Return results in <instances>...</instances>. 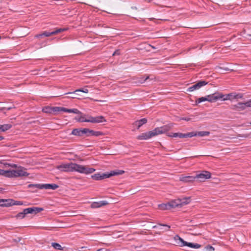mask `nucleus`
Instances as JSON below:
<instances>
[{
	"label": "nucleus",
	"instance_id": "1",
	"mask_svg": "<svg viewBox=\"0 0 251 251\" xmlns=\"http://www.w3.org/2000/svg\"><path fill=\"white\" fill-rule=\"evenodd\" d=\"M75 120L78 122H90L94 124L106 121L104 117L102 116L97 117L88 116V115L83 114L81 112L80 113H79L75 117Z\"/></svg>",
	"mask_w": 251,
	"mask_h": 251
},
{
	"label": "nucleus",
	"instance_id": "2",
	"mask_svg": "<svg viewBox=\"0 0 251 251\" xmlns=\"http://www.w3.org/2000/svg\"><path fill=\"white\" fill-rule=\"evenodd\" d=\"M167 128H164V126L157 127L152 131L143 133L137 136L138 140H148L152 137L156 136L160 134L164 133L170 129L169 126H166Z\"/></svg>",
	"mask_w": 251,
	"mask_h": 251
},
{
	"label": "nucleus",
	"instance_id": "3",
	"mask_svg": "<svg viewBox=\"0 0 251 251\" xmlns=\"http://www.w3.org/2000/svg\"><path fill=\"white\" fill-rule=\"evenodd\" d=\"M230 96L233 97V98L234 99H239L242 98V96H241L240 94L233 95L232 94H228L225 97V95L218 92H216L212 94L207 95L205 97L207 99V101L210 102H213L217 101L219 99H222L224 100H227L230 99Z\"/></svg>",
	"mask_w": 251,
	"mask_h": 251
},
{
	"label": "nucleus",
	"instance_id": "4",
	"mask_svg": "<svg viewBox=\"0 0 251 251\" xmlns=\"http://www.w3.org/2000/svg\"><path fill=\"white\" fill-rule=\"evenodd\" d=\"M125 171L123 170H116L111 171L110 173H98L91 176V178L94 180H100L106 178H109L114 176H118L123 174Z\"/></svg>",
	"mask_w": 251,
	"mask_h": 251
},
{
	"label": "nucleus",
	"instance_id": "5",
	"mask_svg": "<svg viewBox=\"0 0 251 251\" xmlns=\"http://www.w3.org/2000/svg\"><path fill=\"white\" fill-rule=\"evenodd\" d=\"M72 172H77L81 174H90L95 171L93 168H89L87 166L77 164L73 163Z\"/></svg>",
	"mask_w": 251,
	"mask_h": 251
},
{
	"label": "nucleus",
	"instance_id": "6",
	"mask_svg": "<svg viewBox=\"0 0 251 251\" xmlns=\"http://www.w3.org/2000/svg\"><path fill=\"white\" fill-rule=\"evenodd\" d=\"M67 30V29L65 28H56L51 32H49L48 31H44V32H43L41 33L36 34L34 36V38L40 40L45 37H49L51 35H56V34H57L61 32L66 31Z\"/></svg>",
	"mask_w": 251,
	"mask_h": 251
},
{
	"label": "nucleus",
	"instance_id": "7",
	"mask_svg": "<svg viewBox=\"0 0 251 251\" xmlns=\"http://www.w3.org/2000/svg\"><path fill=\"white\" fill-rule=\"evenodd\" d=\"M190 202V197H185L183 199H178L170 201L169 204L171 208L176 207H181L183 205H186Z\"/></svg>",
	"mask_w": 251,
	"mask_h": 251
},
{
	"label": "nucleus",
	"instance_id": "8",
	"mask_svg": "<svg viewBox=\"0 0 251 251\" xmlns=\"http://www.w3.org/2000/svg\"><path fill=\"white\" fill-rule=\"evenodd\" d=\"M42 111L46 113L56 115L59 113V107L49 106H45L43 108Z\"/></svg>",
	"mask_w": 251,
	"mask_h": 251
},
{
	"label": "nucleus",
	"instance_id": "9",
	"mask_svg": "<svg viewBox=\"0 0 251 251\" xmlns=\"http://www.w3.org/2000/svg\"><path fill=\"white\" fill-rule=\"evenodd\" d=\"M195 177L200 181L203 182L211 177V173L209 172L203 171L201 173L197 174Z\"/></svg>",
	"mask_w": 251,
	"mask_h": 251
},
{
	"label": "nucleus",
	"instance_id": "10",
	"mask_svg": "<svg viewBox=\"0 0 251 251\" xmlns=\"http://www.w3.org/2000/svg\"><path fill=\"white\" fill-rule=\"evenodd\" d=\"M171 226L166 224H157L152 226L153 228H156L157 229L158 232L157 233L160 234L161 233L166 232L170 230Z\"/></svg>",
	"mask_w": 251,
	"mask_h": 251
},
{
	"label": "nucleus",
	"instance_id": "11",
	"mask_svg": "<svg viewBox=\"0 0 251 251\" xmlns=\"http://www.w3.org/2000/svg\"><path fill=\"white\" fill-rule=\"evenodd\" d=\"M207 83L208 82L204 80L200 81L198 82L196 84L189 87L187 89V91L192 92L194 91V90H198L201 87L206 85Z\"/></svg>",
	"mask_w": 251,
	"mask_h": 251
},
{
	"label": "nucleus",
	"instance_id": "12",
	"mask_svg": "<svg viewBox=\"0 0 251 251\" xmlns=\"http://www.w3.org/2000/svg\"><path fill=\"white\" fill-rule=\"evenodd\" d=\"M73 163L58 165L56 168L63 172H72Z\"/></svg>",
	"mask_w": 251,
	"mask_h": 251
},
{
	"label": "nucleus",
	"instance_id": "13",
	"mask_svg": "<svg viewBox=\"0 0 251 251\" xmlns=\"http://www.w3.org/2000/svg\"><path fill=\"white\" fill-rule=\"evenodd\" d=\"M33 186H37L39 189H51L55 190L59 187V186L56 184H41V185H33Z\"/></svg>",
	"mask_w": 251,
	"mask_h": 251
},
{
	"label": "nucleus",
	"instance_id": "14",
	"mask_svg": "<svg viewBox=\"0 0 251 251\" xmlns=\"http://www.w3.org/2000/svg\"><path fill=\"white\" fill-rule=\"evenodd\" d=\"M236 107L239 110H244L246 107H251V100L243 103V102H239L236 105Z\"/></svg>",
	"mask_w": 251,
	"mask_h": 251
},
{
	"label": "nucleus",
	"instance_id": "15",
	"mask_svg": "<svg viewBox=\"0 0 251 251\" xmlns=\"http://www.w3.org/2000/svg\"><path fill=\"white\" fill-rule=\"evenodd\" d=\"M27 214H36L44 210V208L38 207H32L26 208Z\"/></svg>",
	"mask_w": 251,
	"mask_h": 251
},
{
	"label": "nucleus",
	"instance_id": "16",
	"mask_svg": "<svg viewBox=\"0 0 251 251\" xmlns=\"http://www.w3.org/2000/svg\"><path fill=\"white\" fill-rule=\"evenodd\" d=\"M167 135L169 137H179L180 138H188V137H190V136H191V135H189V132L187 133H169Z\"/></svg>",
	"mask_w": 251,
	"mask_h": 251
},
{
	"label": "nucleus",
	"instance_id": "17",
	"mask_svg": "<svg viewBox=\"0 0 251 251\" xmlns=\"http://www.w3.org/2000/svg\"><path fill=\"white\" fill-rule=\"evenodd\" d=\"M209 134L210 132L209 131H192L189 132V135H191L190 137L196 136L200 137L206 136L209 135Z\"/></svg>",
	"mask_w": 251,
	"mask_h": 251
},
{
	"label": "nucleus",
	"instance_id": "18",
	"mask_svg": "<svg viewBox=\"0 0 251 251\" xmlns=\"http://www.w3.org/2000/svg\"><path fill=\"white\" fill-rule=\"evenodd\" d=\"M86 128H75L73 130L72 134L76 135L81 136L86 133Z\"/></svg>",
	"mask_w": 251,
	"mask_h": 251
},
{
	"label": "nucleus",
	"instance_id": "19",
	"mask_svg": "<svg viewBox=\"0 0 251 251\" xmlns=\"http://www.w3.org/2000/svg\"><path fill=\"white\" fill-rule=\"evenodd\" d=\"M86 136H94L97 137L103 135V133L100 131H96L88 128H86Z\"/></svg>",
	"mask_w": 251,
	"mask_h": 251
},
{
	"label": "nucleus",
	"instance_id": "20",
	"mask_svg": "<svg viewBox=\"0 0 251 251\" xmlns=\"http://www.w3.org/2000/svg\"><path fill=\"white\" fill-rule=\"evenodd\" d=\"M196 180L195 176H182L180 177V180L184 182H192Z\"/></svg>",
	"mask_w": 251,
	"mask_h": 251
},
{
	"label": "nucleus",
	"instance_id": "21",
	"mask_svg": "<svg viewBox=\"0 0 251 251\" xmlns=\"http://www.w3.org/2000/svg\"><path fill=\"white\" fill-rule=\"evenodd\" d=\"M14 173L16 174V177L18 176H28L29 174L25 172V171L22 169H18L15 170V172H14Z\"/></svg>",
	"mask_w": 251,
	"mask_h": 251
},
{
	"label": "nucleus",
	"instance_id": "22",
	"mask_svg": "<svg viewBox=\"0 0 251 251\" xmlns=\"http://www.w3.org/2000/svg\"><path fill=\"white\" fill-rule=\"evenodd\" d=\"M107 204L108 202L106 201H102L99 202H94L92 204L91 206L93 208H99Z\"/></svg>",
	"mask_w": 251,
	"mask_h": 251
},
{
	"label": "nucleus",
	"instance_id": "23",
	"mask_svg": "<svg viewBox=\"0 0 251 251\" xmlns=\"http://www.w3.org/2000/svg\"><path fill=\"white\" fill-rule=\"evenodd\" d=\"M12 201V199H0V206L9 207L10 205H7Z\"/></svg>",
	"mask_w": 251,
	"mask_h": 251
},
{
	"label": "nucleus",
	"instance_id": "24",
	"mask_svg": "<svg viewBox=\"0 0 251 251\" xmlns=\"http://www.w3.org/2000/svg\"><path fill=\"white\" fill-rule=\"evenodd\" d=\"M147 123V119L146 118H143L139 120H137L133 124V126H143Z\"/></svg>",
	"mask_w": 251,
	"mask_h": 251
},
{
	"label": "nucleus",
	"instance_id": "25",
	"mask_svg": "<svg viewBox=\"0 0 251 251\" xmlns=\"http://www.w3.org/2000/svg\"><path fill=\"white\" fill-rule=\"evenodd\" d=\"M184 245H185V246H187L194 249H199L201 247V245L198 243H190L187 242V243H184Z\"/></svg>",
	"mask_w": 251,
	"mask_h": 251
},
{
	"label": "nucleus",
	"instance_id": "26",
	"mask_svg": "<svg viewBox=\"0 0 251 251\" xmlns=\"http://www.w3.org/2000/svg\"><path fill=\"white\" fill-rule=\"evenodd\" d=\"M149 79H150L149 75H145L142 77L138 78V80L136 82L138 84H142L145 82Z\"/></svg>",
	"mask_w": 251,
	"mask_h": 251
},
{
	"label": "nucleus",
	"instance_id": "27",
	"mask_svg": "<svg viewBox=\"0 0 251 251\" xmlns=\"http://www.w3.org/2000/svg\"><path fill=\"white\" fill-rule=\"evenodd\" d=\"M83 92L85 93H88V90L86 87H85L83 88H80L79 89L75 90V91H74L73 92L66 93L65 94V95H73V94H75L76 92Z\"/></svg>",
	"mask_w": 251,
	"mask_h": 251
},
{
	"label": "nucleus",
	"instance_id": "28",
	"mask_svg": "<svg viewBox=\"0 0 251 251\" xmlns=\"http://www.w3.org/2000/svg\"><path fill=\"white\" fill-rule=\"evenodd\" d=\"M14 172H15V170L5 171L4 176L8 177H16V175L14 173Z\"/></svg>",
	"mask_w": 251,
	"mask_h": 251
},
{
	"label": "nucleus",
	"instance_id": "29",
	"mask_svg": "<svg viewBox=\"0 0 251 251\" xmlns=\"http://www.w3.org/2000/svg\"><path fill=\"white\" fill-rule=\"evenodd\" d=\"M26 209H24L23 211L21 212H19L18 213L15 217L17 219H23L25 217V215L27 214V212H26Z\"/></svg>",
	"mask_w": 251,
	"mask_h": 251
},
{
	"label": "nucleus",
	"instance_id": "30",
	"mask_svg": "<svg viewBox=\"0 0 251 251\" xmlns=\"http://www.w3.org/2000/svg\"><path fill=\"white\" fill-rule=\"evenodd\" d=\"M174 239L175 240H178L179 241V242L177 243V244L179 245V246L182 247L185 246L184 243H187L186 241H185L183 240V239H182L181 237H180L178 235H176L174 237Z\"/></svg>",
	"mask_w": 251,
	"mask_h": 251
},
{
	"label": "nucleus",
	"instance_id": "31",
	"mask_svg": "<svg viewBox=\"0 0 251 251\" xmlns=\"http://www.w3.org/2000/svg\"><path fill=\"white\" fill-rule=\"evenodd\" d=\"M159 206L160 208L162 210H167V209H171L169 202H168L167 203H163V204H160V205H159Z\"/></svg>",
	"mask_w": 251,
	"mask_h": 251
},
{
	"label": "nucleus",
	"instance_id": "32",
	"mask_svg": "<svg viewBox=\"0 0 251 251\" xmlns=\"http://www.w3.org/2000/svg\"><path fill=\"white\" fill-rule=\"evenodd\" d=\"M23 204V202L21 201H15L12 199V201L11 203H9L8 205H10V206L13 205H21Z\"/></svg>",
	"mask_w": 251,
	"mask_h": 251
},
{
	"label": "nucleus",
	"instance_id": "33",
	"mask_svg": "<svg viewBox=\"0 0 251 251\" xmlns=\"http://www.w3.org/2000/svg\"><path fill=\"white\" fill-rule=\"evenodd\" d=\"M51 246L54 248L55 250H62L63 248L61 246L57 243H52Z\"/></svg>",
	"mask_w": 251,
	"mask_h": 251
},
{
	"label": "nucleus",
	"instance_id": "34",
	"mask_svg": "<svg viewBox=\"0 0 251 251\" xmlns=\"http://www.w3.org/2000/svg\"><path fill=\"white\" fill-rule=\"evenodd\" d=\"M41 185V184H29L28 185V188H31L32 190H31V191L32 192H34L36 191V190H35V189H39V188L37 186H33V185Z\"/></svg>",
	"mask_w": 251,
	"mask_h": 251
},
{
	"label": "nucleus",
	"instance_id": "35",
	"mask_svg": "<svg viewBox=\"0 0 251 251\" xmlns=\"http://www.w3.org/2000/svg\"><path fill=\"white\" fill-rule=\"evenodd\" d=\"M63 112L72 113V109H67L65 107H59V113Z\"/></svg>",
	"mask_w": 251,
	"mask_h": 251
},
{
	"label": "nucleus",
	"instance_id": "36",
	"mask_svg": "<svg viewBox=\"0 0 251 251\" xmlns=\"http://www.w3.org/2000/svg\"><path fill=\"white\" fill-rule=\"evenodd\" d=\"M205 101H207L206 98L205 97H201V98H198L196 100V103L197 104H198V103H201V102Z\"/></svg>",
	"mask_w": 251,
	"mask_h": 251
},
{
	"label": "nucleus",
	"instance_id": "37",
	"mask_svg": "<svg viewBox=\"0 0 251 251\" xmlns=\"http://www.w3.org/2000/svg\"><path fill=\"white\" fill-rule=\"evenodd\" d=\"M3 165L6 168L11 167L13 168H16L17 167V165L15 164H10V163H3Z\"/></svg>",
	"mask_w": 251,
	"mask_h": 251
},
{
	"label": "nucleus",
	"instance_id": "38",
	"mask_svg": "<svg viewBox=\"0 0 251 251\" xmlns=\"http://www.w3.org/2000/svg\"><path fill=\"white\" fill-rule=\"evenodd\" d=\"M11 126H0V131L1 132L5 131L10 129Z\"/></svg>",
	"mask_w": 251,
	"mask_h": 251
},
{
	"label": "nucleus",
	"instance_id": "39",
	"mask_svg": "<svg viewBox=\"0 0 251 251\" xmlns=\"http://www.w3.org/2000/svg\"><path fill=\"white\" fill-rule=\"evenodd\" d=\"M206 251H214V248L211 246L207 245L205 247Z\"/></svg>",
	"mask_w": 251,
	"mask_h": 251
},
{
	"label": "nucleus",
	"instance_id": "40",
	"mask_svg": "<svg viewBox=\"0 0 251 251\" xmlns=\"http://www.w3.org/2000/svg\"><path fill=\"white\" fill-rule=\"evenodd\" d=\"M72 113L78 115L79 113H80V111H79L77 109L74 108L72 109Z\"/></svg>",
	"mask_w": 251,
	"mask_h": 251
},
{
	"label": "nucleus",
	"instance_id": "41",
	"mask_svg": "<svg viewBox=\"0 0 251 251\" xmlns=\"http://www.w3.org/2000/svg\"><path fill=\"white\" fill-rule=\"evenodd\" d=\"M120 54V50H116L113 53L112 55L115 56L117 55H119Z\"/></svg>",
	"mask_w": 251,
	"mask_h": 251
},
{
	"label": "nucleus",
	"instance_id": "42",
	"mask_svg": "<svg viewBox=\"0 0 251 251\" xmlns=\"http://www.w3.org/2000/svg\"><path fill=\"white\" fill-rule=\"evenodd\" d=\"M5 170L0 169V176H4L5 175Z\"/></svg>",
	"mask_w": 251,
	"mask_h": 251
},
{
	"label": "nucleus",
	"instance_id": "43",
	"mask_svg": "<svg viewBox=\"0 0 251 251\" xmlns=\"http://www.w3.org/2000/svg\"><path fill=\"white\" fill-rule=\"evenodd\" d=\"M67 98H72V99H75L76 98V97H75L73 95H71V96H68Z\"/></svg>",
	"mask_w": 251,
	"mask_h": 251
},
{
	"label": "nucleus",
	"instance_id": "44",
	"mask_svg": "<svg viewBox=\"0 0 251 251\" xmlns=\"http://www.w3.org/2000/svg\"><path fill=\"white\" fill-rule=\"evenodd\" d=\"M4 139V137L3 136H0V141Z\"/></svg>",
	"mask_w": 251,
	"mask_h": 251
},
{
	"label": "nucleus",
	"instance_id": "45",
	"mask_svg": "<svg viewBox=\"0 0 251 251\" xmlns=\"http://www.w3.org/2000/svg\"><path fill=\"white\" fill-rule=\"evenodd\" d=\"M244 136L246 137H249V134H246V135H244Z\"/></svg>",
	"mask_w": 251,
	"mask_h": 251
},
{
	"label": "nucleus",
	"instance_id": "46",
	"mask_svg": "<svg viewBox=\"0 0 251 251\" xmlns=\"http://www.w3.org/2000/svg\"><path fill=\"white\" fill-rule=\"evenodd\" d=\"M2 126H10V125L9 124H4V125H2Z\"/></svg>",
	"mask_w": 251,
	"mask_h": 251
},
{
	"label": "nucleus",
	"instance_id": "47",
	"mask_svg": "<svg viewBox=\"0 0 251 251\" xmlns=\"http://www.w3.org/2000/svg\"><path fill=\"white\" fill-rule=\"evenodd\" d=\"M2 190H3V188H0V191H2Z\"/></svg>",
	"mask_w": 251,
	"mask_h": 251
},
{
	"label": "nucleus",
	"instance_id": "48",
	"mask_svg": "<svg viewBox=\"0 0 251 251\" xmlns=\"http://www.w3.org/2000/svg\"><path fill=\"white\" fill-rule=\"evenodd\" d=\"M183 119H184V120H187V121H188V120H189V119H186V118Z\"/></svg>",
	"mask_w": 251,
	"mask_h": 251
},
{
	"label": "nucleus",
	"instance_id": "49",
	"mask_svg": "<svg viewBox=\"0 0 251 251\" xmlns=\"http://www.w3.org/2000/svg\"><path fill=\"white\" fill-rule=\"evenodd\" d=\"M140 127V126H138V128H137V129H138Z\"/></svg>",
	"mask_w": 251,
	"mask_h": 251
},
{
	"label": "nucleus",
	"instance_id": "50",
	"mask_svg": "<svg viewBox=\"0 0 251 251\" xmlns=\"http://www.w3.org/2000/svg\"><path fill=\"white\" fill-rule=\"evenodd\" d=\"M250 206H251V202L250 203Z\"/></svg>",
	"mask_w": 251,
	"mask_h": 251
},
{
	"label": "nucleus",
	"instance_id": "51",
	"mask_svg": "<svg viewBox=\"0 0 251 251\" xmlns=\"http://www.w3.org/2000/svg\"><path fill=\"white\" fill-rule=\"evenodd\" d=\"M1 39V37L0 36V39Z\"/></svg>",
	"mask_w": 251,
	"mask_h": 251
}]
</instances>
